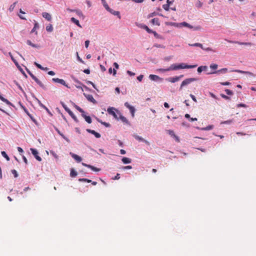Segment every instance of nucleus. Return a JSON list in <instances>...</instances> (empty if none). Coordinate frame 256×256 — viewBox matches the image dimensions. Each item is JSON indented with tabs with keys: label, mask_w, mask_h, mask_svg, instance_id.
<instances>
[{
	"label": "nucleus",
	"mask_w": 256,
	"mask_h": 256,
	"mask_svg": "<svg viewBox=\"0 0 256 256\" xmlns=\"http://www.w3.org/2000/svg\"><path fill=\"white\" fill-rule=\"evenodd\" d=\"M116 112L119 116L118 117V120H122V122L128 125H130V122H129V121L127 120V118L126 117H124L121 114L119 110H116Z\"/></svg>",
	"instance_id": "nucleus-5"
},
{
	"label": "nucleus",
	"mask_w": 256,
	"mask_h": 256,
	"mask_svg": "<svg viewBox=\"0 0 256 256\" xmlns=\"http://www.w3.org/2000/svg\"><path fill=\"white\" fill-rule=\"evenodd\" d=\"M169 24L170 26H176L177 27L185 26L189 28L193 29L194 30H201V26H192L190 25V24H188L186 22H183L180 23L170 22Z\"/></svg>",
	"instance_id": "nucleus-2"
},
{
	"label": "nucleus",
	"mask_w": 256,
	"mask_h": 256,
	"mask_svg": "<svg viewBox=\"0 0 256 256\" xmlns=\"http://www.w3.org/2000/svg\"><path fill=\"white\" fill-rule=\"evenodd\" d=\"M1 154L7 160H10V158L4 151H2Z\"/></svg>",
	"instance_id": "nucleus-43"
},
{
	"label": "nucleus",
	"mask_w": 256,
	"mask_h": 256,
	"mask_svg": "<svg viewBox=\"0 0 256 256\" xmlns=\"http://www.w3.org/2000/svg\"><path fill=\"white\" fill-rule=\"evenodd\" d=\"M106 10L114 16H117L119 18H120V13L118 11L114 10L110 8H109V9Z\"/></svg>",
	"instance_id": "nucleus-18"
},
{
	"label": "nucleus",
	"mask_w": 256,
	"mask_h": 256,
	"mask_svg": "<svg viewBox=\"0 0 256 256\" xmlns=\"http://www.w3.org/2000/svg\"><path fill=\"white\" fill-rule=\"evenodd\" d=\"M38 28V22H35V23H34V26L32 28V30L30 32L32 33V32H35L36 30V28Z\"/></svg>",
	"instance_id": "nucleus-40"
},
{
	"label": "nucleus",
	"mask_w": 256,
	"mask_h": 256,
	"mask_svg": "<svg viewBox=\"0 0 256 256\" xmlns=\"http://www.w3.org/2000/svg\"><path fill=\"white\" fill-rule=\"evenodd\" d=\"M22 108L24 110V112L29 116H30V113L28 112V109L24 106H22Z\"/></svg>",
	"instance_id": "nucleus-56"
},
{
	"label": "nucleus",
	"mask_w": 256,
	"mask_h": 256,
	"mask_svg": "<svg viewBox=\"0 0 256 256\" xmlns=\"http://www.w3.org/2000/svg\"><path fill=\"white\" fill-rule=\"evenodd\" d=\"M158 15V12H152L148 16V18H152V17H154L156 16H157Z\"/></svg>",
	"instance_id": "nucleus-54"
},
{
	"label": "nucleus",
	"mask_w": 256,
	"mask_h": 256,
	"mask_svg": "<svg viewBox=\"0 0 256 256\" xmlns=\"http://www.w3.org/2000/svg\"><path fill=\"white\" fill-rule=\"evenodd\" d=\"M84 96L90 102H92L94 104H96L97 102L94 98L93 96L91 94H86L84 93Z\"/></svg>",
	"instance_id": "nucleus-10"
},
{
	"label": "nucleus",
	"mask_w": 256,
	"mask_h": 256,
	"mask_svg": "<svg viewBox=\"0 0 256 256\" xmlns=\"http://www.w3.org/2000/svg\"><path fill=\"white\" fill-rule=\"evenodd\" d=\"M18 70L22 72V74H23V76L26 78H27L28 76L23 70V69L21 68V66L19 65L18 64V66H16Z\"/></svg>",
	"instance_id": "nucleus-32"
},
{
	"label": "nucleus",
	"mask_w": 256,
	"mask_h": 256,
	"mask_svg": "<svg viewBox=\"0 0 256 256\" xmlns=\"http://www.w3.org/2000/svg\"><path fill=\"white\" fill-rule=\"evenodd\" d=\"M136 25L140 28L144 29V28L145 27L146 25L143 24H138L136 23Z\"/></svg>",
	"instance_id": "nucleus-60"
},
{
	"label": "nucleus",
	"mask_w": 256,
	"mask_h": 256,
	"mask_svg": "<svg viewBox=\"0 0 256 256\" xmlns=\"http://www.w3.org/2000/svg\"><path fill=\"white\" fill-rule=\"evenodd\" d=\"M226 40L230 43L237 44L240 45L250 46L253 45V44L251 42H238V41H233V40Z\"/></svg>",
	"instance_id": "nucleus-8"
},
{
	"label": "nucleus",
	"mask_w": 256,
	"mask_h": 256,
	"mask_svg": "<svg viewBox=\"0 0 256 256\" xmlns=\"http://www.w3.org/2000/svg\"><path fill=\"white\" fill-rule=\"evenodd\" d=\"M70 116L74 120V121L76 122V123H78L79 122V120H78L77 118L76 117V116L74 114L73 112H72V114H70Z\"/></svg>",
	"instance_id": "nucleus-45"
},
{
	"label": "nucleus",
	"mask_w": 256,
	"mask_h": 256,
	"mask_svg": "<svg viewBox=\"0 0 256 256\" xmlns=\"http://www.w3.org/2000/svg\"><path fill=\"white\" fill-rule=\"evenodd\" d=\"M30 150H31L32 154L36 160L39 162L42 161V158L38 156V151L36 149L31 148Z\"/></svg>",
	"instance_id": "nucleus-7"
},
{
	"label": "nucleus",
	"mask_w": 256,
	"mask_h": 256,
	"mask_svg": "<svg viewBox=\"0 0 256 256\" xmlns=\"http://www.w3.org/2000/svg\"><path fill=\"white\" fill-rule=\"evenodd\" d=\"M42 16L45 18L46 19L48 20V21H50L51 20H52V16H51V15L48 13V12H43L42 14Z\"/></svg>",
	"instance_id": "nucleus-27"
},
{
	"label": "nucleus",
	"mask_w": 256,
	"mask_h": 256,
	"mask_svg": "<svg viewBox=\"0 0 256 256\" xmlns=\"http://www.w3.org/2000/svg\"><path fill=\"white\" fill-rule=\"evenodd\" d=\"M202 3L200 0H198L196 3V7L200 8L202 6Z\"/></svg>",
	"instance_id": "nucleus-50"
},
{
	"label": "nucleus",
	"mask_w": 256,
	"mask_h": 256,
	"mask_svg": "<svg viewBox=\"0 0 256 256\" xmlns=\"http://www.w3.org/2000/svg\"><path fill=\"white\" fill-rule=\"evenodd\" d=\"M122 162L124 164H130L132 162V160L128 158L124 157L122 160Z\"/></svg>",
	"instance_id": "nucleus-29"
},
{
	"label": "nucleus",
	"mask_w": 256,
	"mask_h": 256,
	"mask_svg": "<svg viewBox=\"0 0 256 256\" xmlns=\"http://www.w3.org/2000/svg\"><path fill=\"white\" fill-rule=\"evenodd\" d=\"M154 46L156 47V48H165V46H164L162 45V44H154Z\"/></svg>",
	"instance_id": "nucleus-58"
},
{
	"label": "nucleus",
	"mask_w": 256,
	"mask_h": 256,
	"mask_svg": "<svg viewBox=\"0 0 256 256\" xmlns=\"http://www.w3.org/2000/svg\"><path fill=\"white\" fill-rule=\"evenodd\" d=\"M17 4V2H15L12 4H11L10 6L9 10L12 12L14 10L16 4Z\"/></svg>",
	"instance_id": "nucleus-48"
},
{
	"label": "nucleus",
	"mask_w": 256,
	"mask_h": 256,
	"mask_svg": "<svg viewBox=\"0 0 256 256\" xmlns=\"http://www.w3.org/2000/svg\"><path fill=\"white\" fill-rule=\"evenodd\" d=\"M224 91L226 92V94L228 96H232L234 94L233 92L230 90L226 89Z\"/></svg>",
	"instance_id": "nucleus-49"
},
{
	"label": "nucleus",
	"mask_w": 256,
	"mask_h": 256,
	"mask_svg": "<svg viewBox=\"0 0 256 256\" xmlns=\"http://www.w3.org/2000/svg\"><path fill=\"white\" fill-rule=\"evenodd\" d=\"M74 12L80 17H81V16L82 17H84V15L82 14V12L80 10H78V9H76L75 10H74Z\"/></svg>",
	"instance_id": "nucleus-37"
},
{
	"label": "nucleus",
	"mask_w": 256,
	"mask_h": 256,
	"mask_svg": "<svg viewBox=\"0 0 256 256\" xmlns=\"http://www.w3.org/2000/svg\"><path fill=\"white\" fill-rule=\"evenodd\" d=\"M166 80L169 82L174 83L178 81V78H177V76L174 77H170L166 78Z\"/></svg>",
	"instance_id": "nucleus-24"
},
{
	"label": "nucleus",
	"mask_w": 256,
	"mask_h": 256,
	"mask_svg": "<svg viewBox=\"0 0 256 256\" xmlns=\"http://www.w3.org/2000/svg\"><path fill=\"white\" fill-rule=\"evenodd\" d=\"M8 54L10 56L12 61L14 62L16 66H18V62L14 58L12 53L10 52H8Z\"/></svg>",
	"instance_id": "nucleus-38"
},
{
	"label": "nucleus",
	"mask_w": 256,
	"mask_h": 256,
	"mask_svg": "<svg viewBox=\"0 0 256 256\" xmlns=\"http://www.w3.org/2000/svg\"><path fill=\"white\" fill-rule=\"evenodd\" d=\"M70 154L78 162H80L82 161V158L78 155L72 152L70 153Z\"/></svg>",
	"instance_id": "nucleus-21"
},
{
	"label": "nucleus",
	"mask_w": 256,
	"mask_h": 256,
	"mask_svg": "<svg viewBox=\"0 0 256 256\" xmlns=\"http://www.w3.org/2000/svg\"><path fill=\"white\" fill-rule=\"evenodd\" d=\"M35 82H36L39 85V86L40 87H41L43 90H46V87L45 86H44V84L36 76H34L32 77V78Z\"/></svg>",
	"instance_id": "nucleus-11"
},
{
	"label": "nucleus",
	"mask_w": 256,
	"mask_h": 256,
	"mask_svg": "<svg viewBox=\"0 0 256 256\" xmlns=\"http://www.w3.org/2000/svg\"><path fill=\"white\" fill-rule=\"evenodd\" d=\"M134 136L136 140H138V141L142 142H144L147 145L150 146V144L149 142L144 140L142 137H141L138 135H134Z\"/></svg>",
	"instance_id": "nucleus-16"
},
{
	"label": "nucleus",
	"mask_w": 256,
	"mask_h": 256,
	"mask_svg": "<svg viewBox=\"0 0 256 256\" xmlns=\"http://www.w3.org/2000/svg\"><path fill=\"white\" fill-rule=\"evenodd\" d=\"M237 107L238 108H239V107L247 108L248 106L246 105V104L240 103L237 105Z\"/></svg>",
	"instance_id": "nucleus-63"
},
{
	"label": "nucleus",
	"mask_w": 256,
	"mask_h": 256,
	"mask_svg": "<svg viewBox=\"0 0 256 256\" xmlns=\"http://www.w3.org/2000/svg\"><path fill=\"white\" fill-rule=\"evenodd\" d=\"M163 8L166 11H168L170 10L169 4H164L162 5Z\"/></svg>",
	"instance_id": "nucleus-52"
},
{
	"label": "nucleus",
	"mask_w": 256,
	"mask_h": 256,
	"mask_svg": "<svg viewBox=\"0 0 256 256\" xmlns=\"http://www.w3.org/2000/svg\"><path fill=\"white\" fill-rule=\"evenodd\" d=\"M108 72L110 74L112 72L113 73V75L115 76L116 74V70L115 68L112 69V68H110L108 69Z\"/></svg>",
	"instance_id": "nucleus-47"
},
{
	"label": "nucleus",
	"mask_w": 256,
	"mask_h": 256,
	"mask_svg": "<svg viewBox=\"0 0 256 256\" xmlns=\"http://www.w3.org/2000/svg\"><path fill=\"white\" fill-rule=\"evenodd\" d=\"M54 128L55 129V130L57 132L64 138V139L66 140L68 142H70V140L66 137L64 136V135L60 131V130L56 128V127L55 126H54Z\"/></svg>",
	"instance_id": "nucleus-20"
},
{
	"label": "nucleus",
	"mask_w": 256,
	"mask_h": 256,
	"mask_svg": "<svg viewBox=\"0 0 256 256\" xmlns=\"http://www.w3.org/2000/svg\"><path fill=\"white\" fill-rule=\"evenodd\" d=\"M124 106L130 110L132 116L134 118V113L136 112L135 108L130 106L128 102H126L124 103Z\"/></svg>",
	"instance_id": "nucleus-6"
},
{
	"label": "nucleus",
	"mask_w": 256,
	"mask_h": 256,
	"mask_svg": "<svg viewBox=\"0 0 256 256\" xmlns=\"http://www.w3.org/2000/svg\"><path fill=\"white\" fill-rule=\"evenodd\" d=\"M231 72H237L240 73V74H248L249 76H255V75L253 73H252L250 72L244 71V70H231Z\"/></svg>",
	"instance_id": "nucleus-14"
},
{
	"label": "nucleus",
	"mask_w": 256,
	"mask_h": 256,
	"mask_svg": "<svg viewBox=\"0 0 256 256\" xmlns=\"http://www.w3.org/2000/svg\"><path fill=\"white\" fill-rule=\"evenodd\" d=\"M73 104L74 107L81 113V114L83 113H85V112L80 106L74 103H73Z\"/></svg>",
	"instance_id": "nucleus-34"
},
{
	"label": "nucleus",
	"mask_w": 256,
	"mask_h": 256,
	"mask_svg": "<svg viewBox=\"0 0 256 256\" xmlns=\"http://www.w3.org/2000/svg\"><path fill=\"white\" fill-rule=\"evenodd\" d=\"M116 110H118L113 107H109L107 110V111L109 114L112 115L117 120H118V114H117V112L116 113L115 112V111L116 112Z\"/></svg>",
	"instance_id": "nucleus-4"
},
{
	"label": "nucleus",
	"mask_w": 256,
	"mask_h": 256,
	"mask_svg": "<svg viewBox=\"0 0 256 256\" xmlns=\"http://www.w3.org/2000/svg\"><path fill=\"white\" fill-rule=\"evenodd\" d=\"M101 1L103 4V6L106 8V10L108 9H109L110 7H109L108 5V4L106 2V0H101Z\"/></svg>",
	"instance_id": "nucleus-44"
},
{
	"label": "nucleus",
	"mask_w": 256,
	"mask_h": 256,
	"mask_svg": "<svg viewBox=\"0 0 256 256\" xmlns=\"http://www.w3.org/2000/svg\"><path fill=\"white\" fill-rule=\"evenodd\" d=\"M86 130L88 133H90L91 134H94L96 136V138H100L101 136V135H100V134H99L98 132H96L94 130H92L88 128V129Z\"/></svg>",
	"instance_id": "nucleus-17"
},
{
	"label": "nucleus",
	"mask_w": 256,
	"mask_h": 256,
	"mask_svg": "<svg viewBox=\"0 0 256 256\" xmlns=\"http://www.w3.org/2000/svg\"><path fill=\"white\" fill-rule=\"evenodd\" d=\"M76 54L77 60H78L80 62H81V63H82V64H84V60H82V58L79 56H78V52H76Z\"/></svg>",
	"instance_id": "nucleus-57"
},
{
	"label": "nucleus",
	"mask_w": 256,
	"mask_h": 256,
	"mask_svg": "<svg viewBox=\"0 0 256 256\" xmlns=\"http://www.w3.org/2000/svg\"><path fill=\"white\" fill-rule=\"evenodd\" d=\"M70 116L74 120V121L76 122V123H78L79 122V120H78L77 118L76 117V116L74 114L73 112H72V114H70Z\"/></svg>",
	"instance_id": "nucleus-46"
},
{
	"label": "nucleus",
	"mask_w": 256,
	"mask_h": 256,
	"mask_svg": "<svg viewBox=\"0 0 256 256\" xmlns=\"http://www.w3.org/2000/svg\"><path fill=\"white\" fill-rule=\"evenodd\" d=\"M12 173L14 174V178H17L18 176V174L16 170H12Z\"/></svg>",
	"instance_id": "nucleus-59"
},
{
	"label": "nucleus",
	"mask_w": 256,
	"mask_h": 256,
	"mask_svg": "<svg viewBox=\"0 0 256 256\" xmlns=\"http://www.w3.org/2000/svg\"><path fill=\"white\" fill-rule=\"evenodd\" d=\"M214 126L213 125H209L205 128H200L197 126L196 128L198 130H212L214 128Z\"/></svg>",
	"instance_id": "nucleus-23"
},
{
	"label": "nucleus",
	"mask_w": 256,
	"mask_h": 256,
	"mask_svg": "<svg viewBox=\"0 0 256 256\" xmlns=\"http://www.w3.org/2000/svg\"><path fill=\"white\" fill-rule=\"evenodd\" d=\"M228 71V70L227 68H222L219 70H216L214 72L208 73V74H220V73L225 74V73L227 72Z\"/></svg>",
	"instance_id": "nucleus-15"
},
{
	"label": "nucleus",
	"mask_w": 256,
	"mask_h": 256,
	"mask_svg": "<svg viewBox=\"0 0 256 256\" xmlns=\"http://www.w3.org/2000/svg\"><path fill=\"white\" fill-rule=\"evenodd\" d=\"M196 66V64L188 65L185 63L174 64H171L170 66L167 68H160L158 70L160 72H164L170 70H177L184 68H192Z\"/></svg>",
	"instance_id": "nucleus-1"
},
{
	"label": "nucleus",
	"mask_w": 256,
	"mask_h": 256,
	"mask_svg": "<svg viewBox=\"0 0 256 256\" xmlns=\"http://www.w3.org/2000/svg\"><path fill=\"white\" fill-rule=\"evenodd\" d=\"M72 79L76 83H77L80 85H82V84L79 80L76 79V78H73Z\"/></svg>",
	"instance_id": "nucleus-62"
},
{
	"label": "nucleus",
	"mask_w": 256,
	"mask_h": 256,
	"mask_svg": "<svg viewBox=\"0 0 256 256\" xmlns=\"http://www.w3.org/2000/svg\"><path fill=\"white\" fill-rule=\"evenodd\" d=\"M188 45L191 46H198V47H200L201 48L204 49L202 44L200 43H194L193 44H188Z\"/></svg>",
	"instance_id": "nucleus-35"
},
{
	"label": "nucleus",
	"mask_w": 256,
	"mask_h": 256,
	"mask_svg": "<svg viewBox=\"0 0 256 256\" xmlns=\"http://www.w3.org/2000/svg\"><path fill=\"white\" fill-rule=\"evenodd\" d=\"M82 116L85 119V120L88 124H91L92 122V118L90 116H86L85 113H83L82 114Z\"/></svg>",
	"instance_id": "nucleus-22"
},
{
	"label": "nucleus",
	"mask_w": 256,
	"mask_h": 256,
	"mask_svg": "<svg viewBox=\"0 0 256 256\" xmlns=\"http://www.w3.org/2000/svg\"><path fill=\"white\" fill-rule=\"evenodd\" d=\"M196 80H197V78H186V80L182 82L180 88V90H182L183 87Z\"/></svg>",
	"instance_id": "nucleus-3"
},
{
	"label": "nucleus",
	"mask_w": 256,
	"mask_h": 256,
	"mask_svg": "<svg viewBox=\"0 0 256 256\" xmlns=\"http://www.w3.org/2000/svg\"><path fill=\"white\" fill-rule=\"evenodd\" d=\"M208 69V66H200L198 68V74L201 73L202 71H206Z\"/></svg>",
	"instance_id": "nucleus-26"
},
{
	"label": "nucleus",
	"mask_w": 256,
	"mask_h": 256,
	"mask_svg": "<svg viewBox=\"0 0 256 256\" xmlns=\"http://www.w3.org/2000/svg\"><path fill=\"white\" fill-rule=\"evenodd\" d=\"M52 80L54 82L60 83L61 84L64 86H66L67 88H68V85L66 84V82L62 79H60L58 78H53L52 79Z\"/></svg>",
	"instance_id": "nucleus-12"
},
{
	"label": "nucleus",
	"mask_w": 256,
	"mask_h": 256,
	"mask_svg": "<svg viewBox=\"0 0 256 256\" xmlns=\"http://www.w3.org/2000/svg\"><path fill=\"white\" fill-rule=\"evenodd\" d=\"M152 34H154V36L156 38L164 39L163 37L161 35L158 34L156 31H154Z\"/></svg>",
	"instance_id": "nucleus-39"
},
{
	"label": "nucleus",
	"mask_w": 256,
	"mask_h": 256,
	"mask_svg": "<svg viewBox=\"0 0 256 256\" xmlns=\"http://www.w3.org/2000/svg\"><path fill=\"white\" fill-rule=\"evenodd\" d=\"M14 82L18 86V88L24 93V95H26V93L22 89V87L20 86V84L16 82V80H14Z\"/></svg>",
	"instance_id": "nucleus-36"
},
{
	"label": "nucleus",
	"mask_w": 256,
	"mask_h": 256,
	"mask_svg": "<svg viewBox=\"0 0 256 256\" xmlns=\"http://www.w3.org/2000/svg\"><path fill=\"white\" fill-rule=\"evenodd\" d=\"M218 67V65L215 64H212L210 66V68L212 70H216Z\"/></svg>",
	"instance_id": "nucleus-51"
},
{
	"label": "nucleus",
	"mask_w": 256,
	"mask_h": 256,
	"mask_svg": "<svg viewBox=\"0 0 256 256\" xmlns=\"http://www.w3.org/2000/svg\"><path fill=\"white\" fill-rule=\"evenodd\" d=\"M46 30L48 32H52L53 30V27L51 24H49L46 26Z\"/></svg>",
	"instance_id": "nucleus-41"
},
{
	"label": "nucleus",
	"mask_w": 256,
	"mask_h": 256,
	"mask_svg": "<svg viewBox=\"0 0 256 256\" xmlns=\"http://www.w3.org/2000/svg\"><path fill=\"white\" fill-rule=\"evenodd\" d=\"M151 22L154 24L156 26H160V22L159 21V19L158 18H154L151 20Z\"/></svg>",
	"instance_id": "nucleus-28"
},
{
	"label": "nucleus",
	"mask_w": 256,
	"mask_h": 256,
	"mask_svg": "<svg viewBox=\"0 0 256 256\" xmlns=\"http://www.w3.org/2000/svg\"><path fill=\"white\" fill-rule=\"evenodd\" d=\"M26 44L30 46H31L34 48H40V46L32 43L30 40H27Z\"/></svg>",
	"instance_id": "nucleus-30"
},
{
	"label": "nucleus",
	"mask_w": 256,
	"mask_h": 256,
	"mask_svg": "<svg viewBox=\"0 0 256 256\" xmlns=\"http://www.w3.org/2000/svg\"><path fill=\"white\" fill-rule=\"evenodd\" d=\"M232 120H228L226 121L222 122L221 124H230L232 122Z\"/></svg>",
	"instance_id": "nucleus-61"
},
{
	"label": "nucleus",
	"mask_w": 256,
	"mask_h": 256,
	"mask_svg": "<svg viewBox=\"0 0 256 256\" xmlns=\"http://www.w3.org/2000/svg\"><path fill=\"white\" fill-rule=\"evenodd\" d=\"M3 99H4V100H2V102H6L8 105L14 106V105L9 100H8L7 99H6L5 98H3Z\"/></svg>",
	"instance_id": "nucleus-53"
},
{
	"label": "nucleus",
	"mask_w": 256,
	"mask_h": 256,
	"mask_svg": "<svg viewBox=\"0 0 256 256\" xmlns=\"http://www.w3.org/2000/svg\"><path fill=\"white\" fill-rule=\"evenodd\" d=\"M78 174V173L76 171L74 170V168H71L70 170V176L72 178L76 177Z\"/></svg>",
	"instance_id": "nucleus-33"
},
{
	"label": "nucleus",
	"mask_w": 256,
	"mask_h": 256,
	"mask_svg": "<svg viewBox=\"0 0 256 256\" xmlns=\"http://www.w3.org/2000/svg\"><path fill=\"white\" fill-rule=\"evenodd\" d=\"M60 104H62V107L64 108V109L65 110L68 112V114H72V112L70 110V109H69L66 104H65L63 102H60Z\"/></svg>",
	"instance_id": "nucleus-25"
},
{
	"label": "nucleus",
	"mask_w": 256,
	"mask_h": 256,
	"mask_svg": "<svg viewBox=\"0 0 256 256\" xmlns=\"http://www.w3.org/2000/svg\"><path fill=\"white\" fill-rule=\"evenodd\" d=\"M78 181L80 182H92V180L86 178H80L78 179Z\"/></svg>",
	"instance_id": "nucleus-42"
},
{
	"label": "nucleus",
	"mask_w": 256,
	"mask_h": 256,
	"mask_svg": "<svg viewBox=\"0 0 256 256\" xmlns=\"http://www.w3.org/2000/svg\"><path fill=\"white\" fill-rule=\"evenodd\" d=\"M82 165L86 166V167H87L88 168H90L93 171H94V172H99L100 170V168H97L96 167H94L92 165H90V164H85L84 162H82Z\"/></svg>",
	"instance_id": "nucleus-13"
},
{
	"label": "nucleus",
	"mask_w": 256,
	"mask_h": 256,
	"mask_svg": "<svg viewBox=\"0 0 256 256\" xmlns=\"http://www.w3.org/2000/svg\"><path fill=\"white\" fill-rule=\"evenodd\" d=\"M168 133L172 137L175 138L176 140L178 142H180L179 138L176 136L174 132L172 130H168Z\"/></svg>",
	"instance_id": "nucleus-19"
},
{
	"label": "nucleus",
	"mask_w": 256,
	"mask_h": 256,
	"mask_svg": "<svg viewBox=\"0 0 256 256\" xmlns=\"http://www.w3.org/2000/svg\"><path fill=\"white\" fill-rule=\"evenodd\" d=\"M70 20H71L72 22L74 24H75L78 26H79L80 28H82V26H81V25L80 24L79 22V21L78 20H76V18H70Z\"/></svg>",
	"instance_id": "nucleus-31"
},
{
	"label": "nucleus",
	"mask_w": 256,
	"mask_h": 256,
	"mask_svg": "<svg viewBox=\"0 0 256 256\" xmlns=\"http://www.w3.org/2000/svg\"><path fill=\"white\" fill-rule=\"evenodd\" d=\"M22 108L24 110V112L29 116H30V113L28 112V109L24 106H22Z\"/></svg>",
	"instance_id": "nucleus-55"
},
{
	"label": "nucleus",
	"mask_w": 256,
	"mask_h": 256,
	"mask_svg": "<svg viewBox=\"0 0 256 256\" xmlns=\"http://www.w3.org/2000/svg\"><path fill=\"white\" fill-rule=\"evenodd\" d=\"M144 78V75L142 74H140L139 76H138L137 77V80L139 81V82H141L142 80Z\"/></svg>",
	"instance_id": "nucleus-64"
},
{
	"label": "nucleus",
	"mask_w": 256,
	"mask_h": 256,
	"mask_svg": "<svg viewBox=\"0 0 256 256\" xmlns=\"http://www.w3.org/2000/svg\"><path fill=\"white\" fill-rule=\"evenodd\" d=\"M149 78L154 82H162L163 78H160L159 76L155 74H150L148 76Z\"/></svg>",
	"instance_id": "nucleus-9"
}]
</instances>
